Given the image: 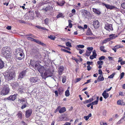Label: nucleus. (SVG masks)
Returning a JSON list of instances; mask_svg holds the SVG:
<instances>
[{"instance_id": "f257e3e1", "label": "nucleus", "mask_w": 125, "mask_h": 125, "mask_svg": "<svg viewBox=\"0 0 125 125\" xmlns=\"http://www.w3.org/2000/svg\"><path fill=\"white\" fill-rule=\"evenodd\" d=\"M24 55L22 49H18L16 51V54L15 57L17 60H21L23 59Z\"/></svg>"}, {"instance_id": "f03ea898", "label": "nucleus", "mask_w": 125, "mask_h": 125, "mask_svg": "<svg viewBox=\"0 0 125 125\" xmlns=\"http://www.w3.org/2000/svg\"><path fill=\"white\" fill-rule=\"evenodd\" d=\"M11 49L7 47H3L1 50V54L3 56L6 57L10 56Z\"/></svg>"}, {"instance_id": "7ed1b4c3", "label": "nucleus", "mask_w": 125, "mask_h": 125, "mask_svg": "<svg viewBox=\"0 0 125 125\" xmlns=\"http://www.w3.org/2000/svg\"><path fill=\"white\" fill-rule=\"evenodd\" d=\"M15 76V73L13 70H9L6 75V78L8 81L14 78Z\"/></svg>"}, {"instance_id": "20e7f679", "label": "nucleus", "mask_w": 125, "mask_h": 125, "mask_svg": "<svg viewBox=\"0 0 125 125\" xmlns=\"http://www.w3.org/2000/svg\"><path fill=\"white\" fill-rule=\"evenodd\" d=\"M10 89L9 86L7 85H4L3 89L1 92V94L2 95H5L8 94L9 92Z\"/></svg>"}, {"instance_id": "39448f33", "label": "nucleus", "mask_w": 125, "mask_h": 125, "mask_svg": "<svg viewBox=\"0 0 125 125\" xmlns=\"http://www.w3.org/2000/svg\"><path fill=\"white\" fill-rule=\"evenodd\" d=\"M35 67L39 72L42 73L43 72L45 69L44 67L43 66H41L39 63L35 64Z\"/></svg>"}, {"instance_id": "423d86ee", "label": "nucleus", "mask_w": 125, "mask_h": 125, "mask_svg": "<svg viewBox=\"0 0 125 125\" xmlns=\"http://www.w3.org/2000/svg\"><path fill=\"white\" fill-rule=\"evenodd\" d=\"M30 81L31 84H35V83H38L39 80V78L37 77H31L29 79Z\"/></svg>"}, {"instance_id": "0eeeda50", "label": "nucleus", "mask_w": 125, "mask_h": 125, "mask_svg": "<svg viewBox=\"0 0 125 125\" xmlns=\"http://www.w3.org/2000/svg\"><path fill=\"white\" fill-rule=\"evenodd\" d=\"M93 24L94 28L96 29L98 28L100 26V22L97 20L94 21Z\"/></svg>"}, {"instance_id": "6e6552de", "label": "nucleus", "mask_w": 125, "mask_h": 125, "mask_svg": "<svg viewBox=\"0 0 125 125\" xmlns=\"http://www.w3.org/2000/svg\"><path fill=\"white\" fill-rule=\"evenodd\" d=\"M102 4L103 5L105 6L107 9H110L111 10L114 9H117V8L114 6L108 4H105L103 3Z\"/></svg>"}, {"instance_id": "1a4fd4ad", "label": "nucleus", "mask_w": 125, "mask_h": 125, "mask_svg": "<svg viewBox=\"0 0 125 125\" xmlns=\"http://www.w3.org/2000/svg\"><path fill=\"white\" fill-rule=\"evenodd\" d=\"M64 69V68L63 66H61L58 68V76L59 78H60L61 75L62 74Z\"/></svg>"}, {"instance_id": "9d476101", "label": "nucleus", "mask_w": 125, "mask_h": 125, "mask_svg": "<svg viewBox=\"0 0 125 125\" xmlns=\"http://www.w3.org/2000/svg\"><path fill=\"white\" fill-rule=\"evenodd\" d=\"M104 28L109 31H112L113 30L112 25L108 23L105 24Z\"/></svg>"}, {"instance_id": "9b49d317", "label": "nucleus", "mask_w": 125, "mask_h": 125, "mask_svg": "<svg viewBox=\"0 0 125 125\" xmlns=\"http://www.w3.org/2000/svg\"><path fill=\"white\" fill-rule=\"evenodd\" d=\"M32 112V110L31 109H29L26 111L25 115L26 118H29L31 115Z\"/></svg>"}, {"instance_id": "f8f14e48", "label": "nucleus", "mask_w": 125, "mask_h": 125, "mask_svg": "<svg viewBox=\"0 0 125 125\" xmlns=\"http://www.w3.org/2000/svg\"><path fill=\"white\" fill-rule=\"evenodd\" d=\"M117 36V35L114 36V35L113 34H110L109 36L110 37L105 39L106 40V41L108 42L113 39L115 38Z\"/></svg>"}, {"instance_id": "ddd939ff", "label": "nucleus", "mask_w": 125, "mask_h": 125, "mask_svg": "<svg viewBox=\"0 0 125 125\" xmlns=\"http://www.w3.org/2000/svg\"><path fill=\"white\" fill-rule=\"evenodd\" d=\"M17 95V94H16L13 95H11L8 97V98L9 100L14 101L16 98Z\"/></svg>"}, {"instance_id": "4468645a", "label": "nucleus", "mask_w": 125, "mask_h": 125, "mask_svg": "<svg viewBox=\"0 0 125 125\" xmlns=\"http://www.w3.org/2000/svg\"><path fill=\"white\" fill-rule=\"evenodd\" d=\"M53 9L52 7L49 5L48 6L46 7L45 8H43L42 10L47 12L48 11H50L51 10H52Z\"/></svg>"}, {"instance_id": "2eb2a0df", "label": "nucleus", "mask_w": 125, "mask_h": 125, "mask_svg": "<svg viewBox=\"0 0 125 125\" xmlns=\"http://www.w3.org/2000/svg\"><path fill=\"white\" fill-rule=\"evenodd\" d=\"M26 73V71H23L19 74L18 77L20 79L22 78L24 76H25Z\"/></svg>"}, {"instance_id": "dca6fc26", "label": "nucleus", "mask_w": 125, "mask_h": 125, "mask_svg": "<svg viewBox=\"0 0 125 125\" xmlns=\"http://www.w3.org/2000/svg\"><path fill=\"white\" fill-rule=\"evenodd\" d=\"M42 73L41 74V75L42 76V77L43 79H45L46 78L48 77V71H45L44 73V75H43Z\"/></svg>"}, {"instance_id": "f3484780", "label": "nucleus", "mask_w": 125, "mask_h": 125, "mask_svg": "<svg viewBox=\"0 0 125 125\" xmlns=\"http://www.w3.org/2000/svg\"><path fill=\"white\" fill-rule=\"evenodd\" d=\"M102 95L104 98L106 99L109 96V94L106 92V91H104L102 94Z\"/></svg>"}, {"instance_id": "a211bd4d", "label": "nucleus", "mask_w": 125, "mask_h": 125, "mask_svg": "<svg viewBox=\"0 0 125 125\" xmlns=\"http://www.w3.org/2000/svg\"><path fill=\"white\" fill-rule=\"evenodd\" d=\"M117 104H118L124 105H125V103L124 102L123 100H119L117 101Z\"/></svg>"}, {"instance_id": "6ab92c4d", "label": "nucleus", "mask_w": 125, "mask_h": 125, "mask_svg": "<svg viewBox=\"0 0 125 125\" xmlns=\"http://www.w3.org/2000/svg\"><path fill=\"white\" fill-rule=\"evenodd\" d=\"M104 78L103 77V75H99L97 79V81L98 82L103 81L104 80Z\"/></svg>"}, {"instance_id": "aec40b11", "label": "nucleus", "mask_w": 125, "mask_h": 125, "mask_svg": "<svg viewBox=\"0 0 125 125\" xmlns=\"http://www.w3.org/2000/svg\"><path fill=\"white\" fill-rule=\"evenodd\" d=\"M86 35H91L93 34V33H92V31L90 30V28H88V30H87L86 33Z\"/></svg>"}, {"instance_id": "412c9836", "label": "nucleus", "mask_w": 125, "mask_h": 125, "mask_svg": "<svg viewBox=\"0 0 125 125\" xmlns=\"http://www.w3.org/2000/svg\"><path fill=\"white\" fill-rule=\"evenodd\" d=\"M34 42H35L38 44L42 45V46H44L46 45L45 44L38 40H37L35 39V40H34Z\"/></svg>"}, {"instance_id": "4be33fe9", "label": "nucleus", "mask_w": 125, "mask_h": 125, "mask_svg": "<svg viewBox=\"0 0 125 125\" xmlns=\"http://www.w3.org/2000/svg\"><path fill=\"white\" fill-rule=\"evenodd\" d=\"M36 61L35 60H31L30 61V64L33 67H35V65L36 64Z\"/></svg>"}, {"instance_id": "5701e85b", "label": "nucleus", "mask_w": 125, "mask_h": 125, "mask_svg": "<svg viewBox=\"0 0 125 125\" xmlns=\"http://www.w3.org/2000/svg\"><path fill=\"white\" fill-rule=\"evenodd\" d=\"M63 88L62 87H60L58 90V93L60 95L62 94L63 92Z\"/></svg>"}, {"instance_id": "b1692460", "label": "nucleus", "mask_w": 125, "mask_h": 125, "mask_svg": "<svg viewBox=\"0 0 125 125\" xmlns=\"http://www.w3.org/2000/svg\"><path fill=\"white\" fill-rule=\"evenodd\" d=\"M66 111V109L65 107H63L61 108L59 111V112L60 113H62Z\"/></svg>"}, {"instance_id": "393cba45", "label": "nucleus", "mask_w": 125, "mask_h": 125, "mask_svg": "<svg viewBox=\"0 0 125 125\" xmlns=\"http://www.w3.org/2000/svg\"><path fill=\"white\" fill-rule=\"evenodd\" d=\"M105 46H101L100 47V50L104 52H107V51L106 50L104 49L105 48Z\"/></svg>"}, {"instance_id": "a878e982", "label": "nucleus", "mask_w": 125, "mask_h": 125, "mask_svg": "<svg viewBox=\"0 0 125 125\" xmlns=\"http://www.w3.org/2000/svg\"><path fill=\"white\" fill-rule=\"evenodd\" d=\"M57 3L59 6H63L65 3V2L64 0H63L60 2H57Z\"/></svg>"}, {"instance_id": "bb28decb", "label": "nucleus", "mask_w": 125, "mask_h": 125, "mask_svg": "<svg viewBox=\"0 0 125 125\" xmlns=\"http://www.w3.org/2000/svg\"><path fill=\"white\" fill-rule=\"evenodd\" d=\"M4 63L1 60H0V69L2 68L4 66Z\"/></svg>"}, {"instance_id": "cd10ccee", "label": "nucleus", "mask_w": 125, "mask_h": 125, "mask_svg": "<svg viewBox=\"0 0 125 125\" xmlns=\"http://www.w3.org/2000/svg\"><path fill=\"white\" fill-rule=\"evenodd\" d=\"M17 115L18 118L20 119H21L22 116V113L20 111L17 114Z\"/></svg>"}, {"instance_id": "c85d7f7f", "label": "nucleus", "mask_w": 125, "mask_h": 125, "mask_svg": "<svg viewBox=\"0 0 125 125\" xmlns=\"http://www.w3.org/2000/svg\"><path fill=\"white\" fill-rule=\"evenodd\" d=\"M93 11L94 13L98 14H100L101 13L100 12L96 9H93Z\"/></svg>"}, {"instance_id": "c756f323", "label": "nucleus", "mask_w": 125, "mask_h": 125, "mask_svg": "<svg viewBox=\"0 0 125 125\" xmlns=\"http://www.w3.org/2000/svg\"><path fill=\"white\" fill-rule=\"evenodd\" d=\"M92 116V115L90 113L88 115L84 116V118L85 119V120H86L87 121L88 119L89 118L91 117Z\"/></svg>"}, {"instance_id": "7c9ffc66", "label": "nucleus", "mask_w": 125, "mask_h": 125, "mask_svg": "<svg viewBox=\"0 0 125 125\" xmlns=\"http://www.w3.org/2000/svg\"><path fill=\"white\" fill-rule=\"evenodd\" d=\"M84 47V46L83 45H77L76 47V48L77 50H79V48H83Z\"/></svg>"}, {"instance_id": "2f4dec72", "label": "nucleus", "mask_w": 125, "mask_h": 125, "mask_svg": "<svg viewBox=\"0 0 125 125\" xmlns=\"http://www.w3.org/2000/svg\"><path fill=\"white\" fill-rule=\"evenodd\" d=\"M70 95L69 90H67L65 92V95L66 96H69Z\"/></svg>"}, {"instance_id": "473e14b6", "label": "nucleus", "mask_w": 125, "mask_h": 125, "mask_svg": "<svg viewBox=\"0 0 125 125\" xmlns=\"http://www.w3.org/2000/svg\"><path fill=\"white\" fill-rule=\"evenodd\" d=\"M48 37L51 40H54L56 38L55 36L51 35H50V36H48Z\"/></svg>"}, {"instance_id": "72a5a7b5", "label": "nucleus", "mask_w": 125, "mask_h": 125, "mask_svg": "<svg viewBox=\"0 0 125 125\" xmlns=\"http://www.w3.org/2000/svg\"><path fill=\"white\" fill-rule=\"evenodd\" d=\"M61 50L62 51H63L64 52L68 53L70 54H71V53L70 52L68 51L66 49H63L62 48L61 49Z\"/></svg>"}, {"instance_id": "f704fd0d", "label": "nucleus", "mask_w": 125, "mask_h": 125, "mask_svg": "<svg viewBox=\"0 0 125 125\" xmlns=\"http://www.w3.org/2000/svg\"><path fill=\"white\" fill-rule=\"evenodd\" d=\"M65 44L66 46H67L69 47H72L71 43L69 42H66Z\"/></svg>"}, {"instance_id": "c9c22d12", "label": "nucleus", "mask_w": 125, "mask_h": 125, "mask_svg": "<svg viewBox=\"0 0 125 125\" xmlns=\"http://www.w3.org/2000/svg\"><path fill=\"white\" fill-rule=\"evenodd\" d=\"M19 101H20V102L21 104L23 103V102H25V99L24 98H23L19 100Z\"/></svg>"}, {"instance_id": "e433bc0d", "label": "nucleus", "mask_w": 125, "mask_h": 125, "mask_svg": "<svg viewBox=\"0 0 125 125\" xmlns=\"http://www.w3.org/2000/svg\"><path fill=\"white\" fill-rule=\"evenodd\" d=\"M48 77H51L53 76V73L49 71H48Z\"/></svg>"}, {"instance_id": "4c0bfd02", "label": "nucleus", "mask_w": 125, "mask_h": 125, "mask_svg": "<svg viewBox=\"0 0 125 125\" xmlns=\"http://www.w3.org/2000/svg\"><path fill=\"white\" fill-rule=\"evenodd\" d=\"M91 52H90L89 51H87L85 53V55L87 56H89L90 55Z\"/></svg>"}, {"instance_id": "58836bf2", "label": "nucleus", "mask_w": 125, "mask_h": 125, "mask_svg": "<svg viewBox=\"0 0 125 125\" xmlns=\"http://www.w3.org/2000/svg\"><path fill=\"white\" fill-rule=\"evenodd\" d=\"M115 74V73H113L112 74L109 76L108 77V78H109L110 79L113 78Z\"/></svg>"}, {"instance_id": "ea45409f", "label": "nucleus", "mask_w": 125, "mask_h": 125, "mask_svg": "<svg viewBox=\"0 0 125 125\" xmlns=\"http://www.w3.org/2000/svg\"><path fill=\"white\" fill-rule=\"evenodd\" d=\"M71 22L72 21L71 20H69V26L70 28H71L72 27V25L71 23Z\"/></svg>"}, {"instance_id": "a19ab883", "label": "nucleus", "mask_w": 125, "mask_h": 125, "mask_svg": "<svg viewBox=\"0 0 125 125\" xmlns=\"http://www.w3.org/2000/svg\"><path fill=\"white\" fill-rule=\"evenodd\" d=\"M100 124L101 125H107V124L106 122H105L104 121H102L100 122Z\"/></svg>"}, {"instance_id": "79ce46f5", "label": "nucleus", "mask_w": 125, "mask_h": 125, "mask_svg": "<svg viewBox=\"0 0 125 125\" xmlns=\"http://www.w3.org/2000/svg\"><path fill=\"white\" fill-rule=\"evenodd\" d=\"M97 63L98 65H102L103 63V62L102 61H98L97 62Z\"/></svg>"}, {"instance_id": "37998d69", "label": "nucleus", "mask_w": 125, "mask_h": 125, "mask_svg": "<svg viewBox=\"0 0 125 125\" xmlns=\"http://www.w3.org/2000/svg\"><path fill=\"white\" fill-rule=\"evenodd\" d=\"M115 48L116 49H118L119 48H121L123 47V46H122L120 45H116L115 46Z\"/></svg>"}, {"instance_id": "c03bdc74", "label": "nucleus", "mask_w": 125, "mask_h": 125, "mask_svg": "<svg viewBox=\"0 0 125 125\" xmlns=\"http://www.w3.org/2000/svg\"><path fill=\"white\" fill-rule=\"evenodd\" d=\"M27 39L28 40H30L31 41H33L34 42V40H35V39H34L32 38V37H27Z\"/></svg>"}, {"instance_id": "a18cd8bd", "label": "nucleus", "mask_w": 125, "mask_h": 125, "mask_svg": "<svg viewBox=\"0 0 125 125\" xmlns=\"http://www.w3.org/2000/svg\"><path fill=\"white\" fill-rule=\"evenodd\" d=\"M124 72H122L120 74V80H121L123 77L124 75Z\"/></svg>"}, {"instance_id": "49530a36", "label": "nucleus", "mask_w": 125, "mask_h": 125, "mask_svg": "<svg viewBox=\"0 0 125 125\" xmlns=\"http://www.w3.org/2000/svg\"><path fill=\"white\" fill-rule=\"evenodd\" d=\"M66 80V77L64 76L62 78V82L63 83H64L65 82Z\"/></svg>"}, {"instance_id": "de8ad7c7", "label": "nucleus", "mask_w": 125, "mask_h": 125, "mask_svg": "<svg viewBox=\"0 0 125 125\" xmlns=\"http://www.w3.org/2000/svg\"><path fill=\"white\" fill-rule=\"evenodd\" d=\"M92 55L94 56V57H95L96 58V56H97V54L96 53V51L95 50H94L93 52V55Z\"/></svg>"}, {"instance_id": "09e8293b", "label": "nucleus", "mask_w": 125, "mask_h": 125, "mask_svg": "<svg viewBox=\"0 0 125 125\" xmlns=\"http://www.w3.org/2000/svg\"><path fill=\"white\" fill-rule=\"evenodd\" d=\"M105 58L104 56H102L101 57L99 58L98 59L99 61H101V60H103Z\"/></svg>"}, {"instance_id": "8fccbe9b", "label": "nucleus", "mask_w": 125, "mask_h": 125, "mask_svg": "<svg viewBox=\"0 0 125 125\" xmlns=\"http://www.w3.org/2000/svg\"><path fill=\"white\" fill-rule=\"evenodd\" d=\"M49 19L48 18H46L44 20V22L45 24H48Z\"/></svg>"}, {"instance_id": "3c124183", "label": "nucleus", "mask_w": 125, "mask_h": 125, "mask_svg": "<svg viewBox=\"0 0 125 125\" xmlns=\"http://www.w3.org/2000/svg\"><path fill=\"white\" fill-rule=\"evenodd\" d=\"M98 102L96 100L92 102L91 104L92 105H96L98 104Z\"/></svg>"}, {"instance_id": "603ef678", "label": "nucleus", "mask_w": 125, "mask_h": 125, "mask_svg": "<svg viewBox=\"0 0 125 125\" xmlns=\"http://www.w3.org/2000/svg\"><path fill=\"white\" fill-rule=\"evenodd\" d=\"M93 48L92 47H88L87 48V49L88 50V51L91 52L93 49Z\"/></svg>"}, {"instance_id": "864d4df0", "label": "nucleus", "mask_w": 125, "mask_h": 125, "mask_svg": "<svg viewBox=\"0 0 125 125\" xmlns=\"http://www.w3.org/2000/svg\"><path fill=\"white\" fill-rule=\"evenodd\" d=\"M27 107V105L26 104H23L21 107V109H23L24 108H26Z\"/></svg>"}, {"instance_id": "5fc2aeb1", "label": "nucleus", "mask_w": 125, "mask_h": 125, "mask_svg": "<svg viewBox=\"0 0 125 125\" xmlns=\"http://www.w3.org/2000/svg\"><path fill=\"white\" fill-rule=\"evenodd\" d=\"M19 22V23H26L25 21H24L22 20H18Z\"/></svg>"}, {"instance_id": "6e6d98bb", "label": "nucleus", "mask_w": 125, "mask_h": 125, "mask_svg": "<svg viewBox=\"0 0 125 125\" xmlns=\"http://www.w3.org/2000/svg\"><path fill=\"white\" fill-rule=\"evenodd\" d=\"M26 36H30L34 38H35V36H34L32 34L30 33L29 34L26 35Z\"/></svg>"}, {"instance_id": "4d7b16f0", "label": "nucleus", "mask_w": 125, "mask_h": 125, "mask_svg": "<svg viewBox=\"0 0 125 125\" xmlns=\"http://www.w3.org/2000/svg\"><path fill=\"white\" fill-rule=\"evenodd\" d=\"M121 6L123 8L125 9V2L121 4Z\"/></svg>"}, {"instance_id": "13d9d810", "label": "nucleus", "mask_w": 125, "mask_h": 125, "mask_svg": "<svg viewBox=\"0 0 125 125\" xmlns=\"http://www.w3.org/2000/svg\"><path fill=\"white\" fill-rule=\"evenodd\" d=\"M93 62H90L89 61H87V64L88 65H92V64Z\"/></svg>"}, {"instance_id": "bf43d9fd", "label": "nucleus", "mask_w": 125, "mask_h": 125, "mask_svg": "<svg viewBox=\"0 0 125 125\" xmlns=\"http://www.w3.org/2000/svg\"><path fill=\"white\" fill-rule=\"evenodd\" d=\"M62 16V13H60L57 15L56 17L57 18H58Z\"/></svg>"}, {"instance_id": "052dcab7", "label": "nucleus", "mask_w": 125, "mask_h": 125, "mask_svg": "<svg viewBox=\"0 0 125 125\" xmlns=\"http://www.w3.org/2000/svg\"><path fill=\"white\" fill-rule=\"evenodd\" d=\"M87 70L88 71L92 69V67H90V65H88L87 66Z\"/></svg>"}, {"instance_id": "680f3d73", "label": "nucleus", "mask_w": 125, "mask_h": 125, "mask_svg": "<svg viewBox=\"0 0 125 125\" xmlns=\"http://www.w3.org/2000/svg\"><path fill=\"white\" fill-rule=\"evenodd\" d=\"M103 73V72L102 71L101 69H99L98 70V74H99L101 75H102V74Z\"/></svg>"}, {"instance_id": "e2e57ef3", "label": "nucleus", "mask_w": 125, "mask_h": 125, "mask_svg": "<svg viewBox=\"0 0 125 125\" xmlns=\"http://www.w3.org/2000/svg\"><path fill=\"white\" fill-rule=\"evenodd\" d=\"M54 93L55 94V96L56 97L58 96V91L56 90L54 91Z\"/></svg>"}, {"instance_id": "0e129e2a", "label": "nucleus", "mask_w": 125, "mask_h": 125, "mask_svg": "<svg viewBox=\"0 0 125 125\" xmlns=\"http://www.w3.org/2000/svg\"><path fill=\"white\" fill-rule=\"evenodd\" d=\"M107 112L106 110L104 111L103 112V115L105 116L106 115Z\"/></svg>"}, {"instance_id": "69168bd1", "label": "nucleus", "mask_w": 125, "mask_h": 125, "mask_svg": "<svg viewBox=\"0 0 125 125\" xmlns=\"http://www.w3.org/2000/svg\"><path fill=\"white\" fill-rule=\"evenodd\" d=\"M78 50H79V53L80 54H82L83 53L84 51L83 50H82L81 49H79Z\"/></svg>"}, {"instance_id": "338daca9", "label": "nucleus", "mask_w": 125, "mask_h": 125, "mask_svg": "<svg viewBox=\"0 0 125 125\" xmlns=\"http://www.w3.org/2000/svg\"><path fill=\"white\" fill-rule=\"evenodd\" d=\"M123 59L122 57H120L119 58V60L118 61V62H121L123 61Z\"/></svg>"}, {"instance_id": "774afa93", "label": "nucleus", "mask_w": 125, "mask_h": 125, "mask_svg": "<svg viewBox=\"0 0 125 125\" xmlns=\"http://www.w3.org/2000/svg\"><path fill=\"white\" fill-rule=\"evenodd\" d=\"M71 123H70L68 122H66L63 125H71Z\"/></svg>"}]
</instances>
